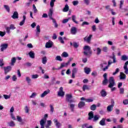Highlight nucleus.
I'll list each match as a JSON object with an SVG mask.
<instances>
[{
	"instance_id": "obj_28",
	"label": "nucleus",
	"mask_w": 128,
	"mask_h": 128,
	"mask_svg": "<svg viewBox=\"0 0 128 128\" xmlns=\"http://www.w3.org/2000/svg\"><path fill=\"white\" fill-rule=\"evenodd\" d=\"M48 62V58L46 56H44L42 58V64H46Z\"/></svg>"
},
{
	"instance_id": "obj_5",
	"label": "nucleus",
	"mask_w": 128,
	"mask_h": 128,
	"mask_svg": "<svg viewBox=\"0 0 128 128\" xmlns=\"http://www.w3.org/2000/svg\"><path fill=\"white\" fill-rule=\"evenodd\" d=\"M106 66H108V62L106 61H102L100 64V66L103 72H106V70H104Z\"/></svg>"
},
{
	"instance_id": "obj_15",
	"label": "nucleus",
	"mask_w": 128,
	"mask_h": 128,
	"mask_svg": "<svg viewBox=\"0 0 128 128\" xmlns=\"http://www.w3.org/2000/svg\"><path fill=\"white\" fill-rule=\"evenodd\" d=\"M119 78L120 80H126V74H124V73L120 72Z\"/></svg>"
},
{
	"instance_id": "obj_51",
	"label": "nucleus",
	"mask_w": 128,
	"mask_h": 128,
	"mask_svg": "<svg viewBox=\"0 0 128 128\" xmlns=\"http://www.w3.org/2000/svg\"><path fill=\"white\" fill-rule=\"evenodd\" d=\"M52 22L54 24V27L58 28V23H56V20L52 19Z\"/></svg>"
},
{
	"instance_id": "obj_31",
	"label": "nucleus",
	"mask_w": 128,
	"mask_h": 128,
	"mask_svg": "<svg viewBox=\"0 0 128 128\" xmlns=\"http://www.w3.org/2000/svg\"><path fill=\"white\" fill-rule=\"evenodd\" d=\"M84 70L85 74H89L90 72V68L87 67H86L84 68Z\"/></svg>"
},
{
	"instance_id": "obj_7",
	"label": "nucleus",
	"mask_w": 128,
	"mask_h": 128,
	"mask_svg": "<svg viewBox=\"0 0 128 128\" xmlns=\"http://www.w3.org/2000/svg\"><path fill=\"white\" fill-rule=\"evenodd\" d=\"M114 102L113 101V104L109 105L107 107V111L108 112H112V110H114Z\"/></svg>"
},
{
	"instance_id": "obj_12",
	"label": "nucleus",
	"mask_w": 128,
	"mask_h": 128,
	"mask_svg": "<svg viewBox=\"0 0 128 128\" xmlns=\"http://www.w3.org/2000/svg\"><path fill=\"white\" fill-rule=\"evenodd\" d=\"M54 124H55V126H56V128H60V126H62V124L60 123L58 121V119L54 118Z\"/></svg>"
},
{
	"instance_id": "obj_25",
	"label": "nucleus",
	"mask_w": 128,
	"mask_h": 128,
	"mask_svg": "<svg viewBox=\"0 0 128 128\" xmlns=\"http://www.w3.org/2000/svg\"><path fill=\"white\" fill-rule=\"evenodd\" d=\"M100 94L101 96H102L103 98H104L105 96H106V92L104 90H102L100 92Z\"/></svg>"
},
{
	"instance_id": "obj_48",
	"label": "nucleus",
	"mask_w": 128,
	"mask_h": 128,
	"mask_svg": "<svg viewBox=\"0 0 128 128\" xmlns=\"http://www.w3.org/2000/svg\"><path fill=\"white\" fill-rule=\"evenodd\" d=\"M72 4H73V6H78V4L79 2L78 0H74L72 2Z\"/></svg>"
},
{
	"instance_id": "obj_64",
	"label": "nucleus",
	"mask_w": 128,
	"mask_h": 128,
	"mask_svg": "<svg viewBox=\"0 0 128 128\" xmlns=\"http://www.w3.org/2000/svg\"><path fill=\"white\" fill-rule=\"evenodd\" d=\"M10 30H16V27L14 26V24H10V26L9 27Z\"/></svg>"
},
{
	"instance_id": "obj_40",
	"label": "nucleus",
	"mask_w": 128,
	"mask_h": 128,
	"mask_svg": "<svg viewBox=\"0 0 128 128\" xmlns=\"http://www.w3.org/2000/svg\"><path fill=\"white\" fill-rule=\"evenodd\" d=\"M82 90L84 92H86V90H90V88H88V85L85 84L83 86Z\"/></svg>"
},
{
	"instance_id": "obj_61",
	"label": "nucleus",
	"mask_w": 128,
	"mask_h": 128,
	"mask_svg": "<svg viewBox=\"0 0 128 128\" xmlns=\"http://www.w3.org/2000/svg\"><path fill=\"white\" fill-rule=\"evenodd\" d=\"M4 60L1 58L0 59V66H4Z\"/></svg>"
},
{
	"instance_id": "obj_53",
	"label": "nucleus",
	"mask_w": 128,
	"mask_h": 128,
	"mask_svg": "<svg viewBox=\"0 0 128 128\" xmlns=\"http://www.w3.org/2000/svg\"><path fill=\"white\" fill-rule=\"evenodd\" d=\"M58 40H60V42H61V44H64V40L62 39V37H59L58 38Z\"/></svg>"
},
{
	"instance_id": "obj_36",
	"label": "nucleus",
	"mask_w": 128,
	"mask_h": 128,
	"mask_svg": "<svg viewBox=\"0 0 128 128\" xmlns=\"http://www.w3.org/2000/svg\"><path fill=\"white\" fill-rule=\"evenodd\" d=\"M90 110H96V105L94 104L92 105L90 107Z\"/></svg>"
},
{
	"instance_id": "obj_4",
	"label": "nucleus",
	"mask_w": 128,
	"mask_h": 128,
	"mask_svg": "<svg viewBox=\"0 0 128 128\" xmlns=\"http://www.w3.org/2000/svg\"><path fill=\"white\" fill-rule=\"evenodd\" d=\"M83 50H84L83 52V54L84 56H92V49L90 47L88 46H85Z\"/></svg>"
},
{
	"instance_id": "obj_6",
	"label": "nucleus",
	"mask_w": 128,
	"mask_h": 128,
	"mask_svg": "<svg viewBox=\"0 0 128 128\" xmlns=\"http://www.w3.org/2000/svg\"><path fill=\"white\" fill-rule=\"evenodd\" d=\"M64 88L62 87H60V90L58 92V96H64V92L63 91Z\"/></svg>"
},
{
	"instance_id": "obj_60",
	"label": "nucleus",
	"mask_w": 128,
	"mask_h": 128,
	"mask_svg": "<svg viewBox=\"0 0 128 128\" xmlns=\"http://www.w3.org/2000/svg\"><path fill=\"white\" fill-rule=\"evenodd\" d=\"M108 79H104V80L102 82V84L104 86H106V84H108Z\"/></svg>"
},
{
	"instance_id": "obj_56",
	"label": "nucleus",
	"mask_w": 128,
	"mask_h": 128,
	"mask_svg": "<svg viewBox=\"0 0 128 128\" xmlns=\"http://www.w3.org/2000/svg\"><path fill=\"white\" fill-rule=\"evenodd\" d=\"M38 78V75L37 74L32 75V78L34 79Z\"/></svg>"
},
{
	"instance_id": "obj_44",
	"label": "nucleus",
	"mask_w": 128,
	"mask_h": 128,
	"mask_svg": "<svg viewBox=\"0 0 128 128\" xmlns=\"http://www.w3.org/2000/svg\"><path fill=\"white\" fill-rule=\"evenodd\" d=\"M54 2H56V0H51L50 2V6L51 8H54Z\"/></svg>"
},
{
	"instance_id": "obj_52",
	"label": "nucleus",
	"mask_w": 128,
	"mask_h": 128,
	"mask_svg": "<svg viewBox=\"0 0 128 128\" xmlns=\"http://www.w3.org/2000/svg\"><path fill=\"white\" fill-rule=\"evenodd\" d=\"M17 80H18V78H16V76L13 75L12 76V80H13V82H16Z\"/></svg>"
},
{
	"instance_id": "obj_21",
	"label": "nucleus",
	"mask_w": 128,
	"mask_h": 128,
	"mask_svg": "<svg viewBox=\"0 0 128 128\" xmlns=\"http://www.w3.org/2000/svg\"><path fill=\"white\" fill-rule=\"evenodd\" d=\"M26 15H24L23 20L20 23V26H24V22H26Z\"/></svg>"
},
{
	"instance_id": "obj_50",
	"label": "nucleus",
	"mask_w": 128,
	"mask_h": 128,
	"mask_svg": "<svg viewBox=\"0 0 128 128\" xmlns=\"http://www.w3.org/2000/svg\"><path fill=\"white\" fill-rule=\"evenodd\" d=\"M36 96V93L33 92L32 95L30 96V98H34Z\"/></svg>"
},
{
	"instance_id": "obj_18",
	"label": "nucleus",
	"mask_w": 128,
	"mask_h": 128,
	"mask_svg": "<svg viewBox=\"0 0 128 128\" xmlns=\"http://www.w3.org/2000/svg\"><path fill=\"white\" fill-rule=\"evenodd\" d=\"M50 90H47L44 91L42 94H40V98H44L46 94H50Z\"/></svg>"
},
{
	"instance_id": "obj_19",
	"label": "nucleus",
	"mask_w": 128,
	"mask_h": 128,
	"mask_svg": "<svg viewBox=\"0 0 128 128\" xmlns=\"http://www.w3.org/2000/svg\"><path fill=\"white\" fill-rule=\"evenodd\" d=\"M84 106H86V102H84L81 101L78 104V108H84Z\"/></svg>"
},
{
	"instance_id": "obj_49",
	"label": "nucleus",
	"mask_w": 128,
	"mask_h": 128,
	"mask_svg": "<svg viewBox=\"0 0 128 128\" xmlns=\"http://www.w3.org/2000/svg\"><path fill=\"white\" fill-rule=\"evenodd\" d=\"M33 10L34 14H36L38 12V9H36V5L33 4Z\"/></svg>"
},
{
	"instance_id": "obj_22",
	"label": "nucleus",
	"mask_w": 128,
	"mask_h": 128,
	"mask_svg": "<svg viewBox=\"0 0 128 128\" xmlns=\"http://www.w3.org/2000/svg\"><path fill=\"white\" fill-rule=\"evenodd\" d=\"M28 54L30 58H34V56H36V54L33 51H30V52H29L28 53Z\"/></svg>"
},
{
	"instance_id": "obj_8",
	"label": "nucleus",
	"mask_w": 128,
	"mask_h": 128,
	"mask_svg": "<svg viewBox=\"0 0 128 128\" xmlns=\"http://www.w3.org/2000/svg\"><path fill=\"white\" fill-rule=\"evenodd\" d=\"M8 44H2L0 46L1 52H4V50H6L8 48Z\"/></svg>"
},
{
	"instance_id": "obj_32",
	"label": "nucleus",
	"mask_w": 128,
	"mask_h": 128,
	"mask_svg": "<svg viewBox=\"0 0 128 128\" xmlns=\"http://www.w3.org/2000/svg\"><path fill=\"white\" fill-rule=\"evenodd\" d=\"M61 56H62V58H68V53L64 52L61 54Z\"/></svg>"
},
{
	"instance_id": "obj_58",
	"label": "nucleus",
	"mask_w": 128,
	"mask_h": 128,
	"mask_svg": "<svg viewBox=\"0 0 128 128\" xmlns=\"http://www.w3.org/2000/svg\"><path fill=\"white\" fill-rule=\"evenodd\" d=\"M86 102H94V100L92 98H88L86 100Z\"/></svg>"
},
{
	"instance_id": "obj_42",
	"label": "nucleus",
	"mask_w": 128,
	"mask_h": 128,
	"mask_svg": "<svg viewBox=\"0 0 128 128\" xmlns=\"http://www.w3.org/2000/svg\"><path fill=\"white\" fill-rule=\"evenodd\" d=\"M26 80L28 84H30V82H32V79L28 76H26Z\"/></svg>"
},
{
	"instance_id": "obj_46",
	"label": "nucleus",
	"mask_w": 128,
	"mask_h": 128,
	"mask_svg": "<svg viewBox=\"0 0 128 128\" xmlns=\"http://www.w3.org/2000/svg\"><path fill=\"white\" fill-rule=\"evenodd\" d=\"M96 51H97V53L96 54L98 56L100 54L101 52H102V50L100 49V48H96Z\"/></svg>"
},
{
	"instance_id": "obj_24",
	"label": "nucleus",
	"mask_w": 128,
	"mask_h": 128,
	"mask_svg": "<svg viewBox=\"0 0 128 128\" xmlns=\"http://www.w3.org/2000/svg\"><path fill=\"white\" fill-rule=\"evenodd\" d=\"M70 32H71V34H76V32H77L76 28L72 27L71 28Z\"/></svg>"
},
{
	"instance_id": "obj_17",
	"label": "nucleus",
	"mask_w": 128,
	"mask_h": 128,
	"mask_svg": "<svg viewBox=\"0 0 128 128\" xmlns=\"http://www.w3.org/2000/svg\"><path fill=\"white\" fill-rule=\"evenodd\" d=\"M52 12H53V10L52 8H51L49 10V12L48 13V16L50 18V20H54V18H52Z\"/></svg>"
},
{
	"instance_id": "obj_27",
	"label": "nucleus",
	"mask_w": 128,
	"mask_h": 128,
	"mask_svg": "<svg viewBox=\"0 0 128 128\" xmlns=\"http://www.w3.org/2000/svg\"><path fill=\"white\" fill-rule=\"evenodd\" d=\"M72 20L73 22H74L75 24H78V21H76V15H72Z\"/></svg>"
},
{
	"instance_id": "obj_11",
	"label": "nucleus",
	"mask_w": 128,
	"mask_h": 128,
	"mask_svg": "<svg viewBox=\"0 0 128 128\" xmlns=\"http://www.w3.org/2000/svg\"><path fill=\"white\" fill-rule=\"evenodd\" d=\"M92 35L90 34L88 37L86 36L84 38V42H87L88 44H90V40H92Z\"/></svg>"
},
{
	"instance_id": "obj_35",
	"label": "nucleus",
	"mask_w": 128,
	"mask_h": 128,
	"mask_svg": "<svg viewBox=\"0 0 128 128\" xmlns=\"http://www.w3.org/2000/svg\"><path fill=\"white\" fill-rule=\"evenodd\" d=\"M8 124L9 126H12V128H14V126H16V124H14V122L12 120L8 122Z\"/></svg>"
},
{
	"instance_id": "obj_59",
	"label": "nucleus",
	"mask_w": 128,
	"mask_h": 128,
	"mask_svg": "<svg viewBox=\"0 0 128 128\" xmlns=\"http://www.w3.org/2000/svg\"><path fill=\"white\" fill-rule=\"evenodd\" d=\"M3 96L5 98V100H8V98H10V96L6 94H4Z\"/></svg>"
},
{
	"instance_id": "obj_10",
	"label": "nucleus",
	"mask_w": 128,
	"mask_h": 128,
	"mask_svg": "<svg viewBox=\"0 0 128 128\" xmlns=\"http://www.w3.org/2000/svg\"><path fill=\"white\" fill-rule=\"evenodd\" d=\"M12 66H7L6 67H4V69L5 74H6L8 72H10L12 70Z\"/></svg>"
},
{
	"instance_id": "obj_34",
	"label": "nucleus",
	"mask_w": 128,
	"mask_h": 128,
	"mask_svg": "<svg viewBox=\"0 0 128 128\" xmlns=\"http://www.w3.org/2000/svg\"><path fill=\"white\" fill-rule=\"evenodd\" d=\"M100 126H106V118H103L100 122Z\"/></svg>"
},
{
	"instance_id": "obj_38",
	"label": "nucleus",
	"mask_w": 128,
	"mask_h": 128,
	"mask_svg": "<svg viewBox=\"0 0 128 128\" xmlns=\"http://www.w3.org/2000/svg\"><path fill=\"white\" fill-rule=\"evenodd\" d=\"M46 120L44 119H42L40 120V126H44L46 124Z\"/></svg>"
},
{
	"instance_id": "obj_30",
	"label": "nucleus",
	"mask_w": 128,
	"mask_h": 128,
	"mask_svg": "<svg viewBox=\"0 0 128 128\" xmlns=\"http://www.w3.org/2000/svg\"><path fill=\"white\" fill-rule=\"evenodd\" d=\"M100 115H94V117L93 118V122H97V120H100Z\"/></svg>"
},
{
	"instance_id": "obj_57",
	"label": "nucleus",
	"mask_w": 128,
	"mask_h": 128,
	"mask_svg": "<svg viewBox=\"0 0 128 128\" xmlns=\"http://www.w3.org/2000/svg\"><path fill=\"white\" fill-rule=\"evenodd\" d=\"M16 118H17V120H18V122H22V117L20 116H16Z\"/></svg>"
},
{
	"instance_id": "obj_62",
	"label": "nucleus",
	"mask_w": 128,
	"mask_h": 128,
	"mask_svg": "<svg viewBox=\"0 0 128 128\" xmlns=\"http://www.w3.org/2000/svg\"><path fill=\"white\" fill-rule=\"evenodd\" d=\"M123 104L125 106H126V104H128V99H125L123 100Z\"/></svg>"
},
{
	"instance_id": "obj_39",
	"label": "nucleus",
	"mask_w": 128,
	"mask_h": 128,
	"mask_svg": "<svg viewBox=\"0 0 128 128\" xmlns=\"http://www.w3.org/2000/svg\"><path fill=\"white\" fill-rule=\"evenodd\" d=\"M4 8L8 12H10V6H8V5H4Z\"/></svg>"
},
{
	"instance_id": "obj_20",
	"label": "nucleus",
	"mask_w": 128,
	"mask_h": 128,
	"mask_svg": "<svg viewBox=\"0 0 128 128\" xmlns=\"http://www.w3.org/2000/svg\"><path fill=\"white\" fill-rule=\"evenodd\" d=\"M12 18H14V20H16V18H18V12H14L13 15L12 16Z\"/></svg>"
},
{
	"instance_id": "obj_3",
	"label": "nucleus",
	"mask_w": 128,
	"mask_h": 128,
	"mask_svg": "<svg viewBox=\"0 0 128 128\" xmlns=\"http://www.w3.org/2000/svg\"><path fill=\"white\" fill-rule=\"evenodd\" d=\"M108 82L109 85L108 86V87L111 88V92H114V90H116V87H114L116 86V82H114V77L111 76L109 78Z\"/></svg>"
},
{
	"instance_id": "obj_2",
	"label": "nucleus",
	"mask_w": 128,
	"mask_h": 128,
	"mask_svg": "<svg viewBox=\"0 0 128 128\" xmlns=\"http://www.w3.org/2000/svg\"><path fill=\"white\" fill-rule=\"evenodd\" d=\"M112 56H110V58H112L113 60V61L112 62V60H110L108 61V64L105 66L104 68V70H108V67L112 64H116V55L114 54V53L113 52L112 54Z\"/></svg>"
},
{
	"instance_id": "obj_41",
	"label": "nucleus",
	"mask_w": 128,
	"mask_h": 128,
	"mask_svg": "<svg viewBox=\"0 0 128 128\" xmlns=\"http://www.w3.org/2000/svg\"><path fill=\"white\" fill-rule=\"evenodd\" d=\"M24 110L26 114H28L30 112V108H28V106H25Z\"/></svg>"
},
{
	"instance_id": "obj_63",
	"label": "nucleus",
	"mask_w": 128,
	"mask_h": 128,
	"mask_svg": "<svg viewBox=\"0 0 128 128\" xmlns=\"http://www.w3.org/2000/svg\"><path fill=\"white\" fill-rule=\"evenodd\" d=\"M92 32H96V25H93L92 26Z\"/></svg>"
},
{
	"instance_id": "obj_26",
	"label": "nucleus",
	"mask_w": 128,
	"mask_h": 128,
	"mask_svg": "<svg viewBox=\"0 0 128 128\" xmlns=\"http://www.w3.org/2000/svg\"><path fill=\"white\" fill-rule=\"evenodd\" d=\"M16 61V57L12 58L11 59V62L10 63V66H14Z\"/></svg>"
},
{
	"instance_id": "obj_55",
	"label": "nucleus",
	"mask_w": 128,
	"mask_h": 128,
	"mask_svg": "<svg viewBox=\"0 0 128 128\" xmlns=\"http://www.w3.org/2000/svg\"><path fill=\"white\" fill-rule=\"evenodd\" d=\"M78 46H79L78 44L76 42H73V46L76 48H78Z\"/></svg>"
},
{
	"instance_id": "obj_43",
	"label": "nucleus",
	"mask_w": 128,
	"mask_h": 128,
	"mask_svg": "<svg viewBox=\"0 0 128 128\" xmlns=\"http://www.w3.org/2000/svg\"><path fill=\"white\" fill-rule=\"evenodd\" d=\"M50 112L52 114L54 113V106H52V104H50Z\"/></svg>"
},
{
	"instance_id": "obj_54",
	"label": "nucleus",
	"mask_w": 128,
	"mask_h": 128,
	"mask_svg": "<svg viewBox=\"0 0 128 128\" xmlns=\"http://www.w3.org/2000/svg\"><path fill=\"white\" fill-rule=\"evenodd\" d=\"M120 94H124V88H120Z\"/></svg>"
},
{
	"instance_id": "obj_47",
	"label": "nucleus",
	"mask_w": 128,
	"mask_h": 128,
	"mask_svg": "<svg viewBox=\"0 0 128 128\" xmlns=\"http://www.w3.org/2000/svg\"><path fill=\"white\" fill-rule=\"evenodd\" d=\"M118 72H120V68H117L116 70V71L112 73L113 76H116V74H118Z\"/></svg>"
},
{
	"instance_id": "obj_14",
	"label": "nucleus",
	"mask_w": 128,
	"mask_h": 128,
	"mask_svg": "<svg viewBox=\"0 0 128 128\" xmlns=\"http://www.w3.org/2000/svg\"><path fill=\"white\" fill-rule=\"evenodd\" d=\"M128 60L126 61L125 63H124V74H128Z\"/></svg>"
},
{
	"instance_id": "obj_13",
	"label": "nucleus",
	"mask_w": 128,
	"mask_h": 128,
	"mask_svg": "<svg viewBox=\"0 0 128 128\" xmlns=\"http://www.w3.org/2000/svg\"><path fill=\"white\" fill-rule=\"evenodd\" d=\"M52 42L49 40L48 42H46L45 46L46 48H50L52 46Z\"/></svg>"
},
{
	"instance_id": "obj_1",
	"label": "nucleus",
	"mask_w": 128,
	"mask_h": 128,
	"mask_svg": "<svg viewBox=\"0 0 128 128\" xmlns=\"http://www.w3.org/2000/svg\"><path fill=\"white\" fill-rule=\"evenodd\" d=\"M66 102H69L70 104H68L69 108H70L71 112H74V108L76 107V104H72V102H74V100H72V94H66Z\"/></svg>"
},
{
	"instance_id": "obj_33",
	"label": "nucleus",
	"mask_w": 128,
	"mask_h": 128,
	"mask_svg": "<svg viewBox=\"0 0 128 128\" xmlns=\"http://www.w3.org/2000/svg\"><path fill=\"white\" fill-rule=\"evenodd\" d=\"M36 34H40V26L39 25H38L36 26Z\"/></svg>"
},
{
	"instance_id": "obj_23",
	"label": "nucleus",
	"mask_w": 128,
	"mask_h": 128,
	"mask_svg": "<svg viewBox=\"0 0 128 128\" xmlns=\"http://www.w3.org/2000/svg\"><path fill=\"white\" fill-rule=\"evenodd\" d=\"M70 10V6H68V4H66L64 8L62 10V12H68V10Z\"/></svg>"
},
{
	"instance_id": "obj_9",
	"label": "nucleus",
	"mask_w": 128,
	"mask_h": 128,
	"mask_svg": "<svg viewBox=\"0 0 128 128\" xmlns=\"http://www.w3.org/2000/svg\"><path fill=\"white\" fill-rule=\"evenodd\" d=\"M78 69L76 68H73L72 70V78H76V74L78 72Z\"/></svg>"
},
{
	"instance_id": "obj_16",
	"label": "nucleus",
	"mask_w": 128,
	"mask_h": 128,
	"mask_svg": "<svg viewBox=\"0 0 128 128\" xmlns=\"http://www.w3.org/2000/svg\"><path fill=\"white\" fill-rule=\"evenodd\" d=\"M88 120H92V118H94V112L91 111L88 114Z\"/></svg>"
},
{
	"instance_id": "obj_45",
	"label": "nucleus",
	"mask_w": 128,
	"mask_h": 128,
	"mask_svg": "<svg viewBox=\"0 0 128 128\" xmlns=\"http://www.w3.org/2000/svg\"><path fill=\"white\" fill-rule=\"evenodd\" d=\"M124 0L120 1V10H122V5L124 4Z\"/></svg>"
},
{
	"instance_id": "obj_37",
	"label": "nucleus",
	"mask_w": 128,
	"mask_h": 128,
	"mask_svg": "<svg viewBox=\"0 0 128 128\" xmlns=\"http://www.w3.org/2000/svg\"><path fill=\"white\" fill-rule=\"evenodd\" d=\"M56 60H58L59 62H62V58L60 56H58L55 58Z\"/></svg>"
},
{
	"instance_id": "obj_29",
	"label": "nucleus",
	"mask_w": 128,
	"mask_h": 128,
	"mask_svg": "<svg viewBox=\"0 0 128 128\" xmlns=\"http://www.w3.org/2000/svg\"><path fill=\"white\" fill-rule=\"evenodd\" d=\"M128 60V56L126 54L122 55L121 57V60H124V62H126V60Z\"/></svg>"
}]
</instances>
